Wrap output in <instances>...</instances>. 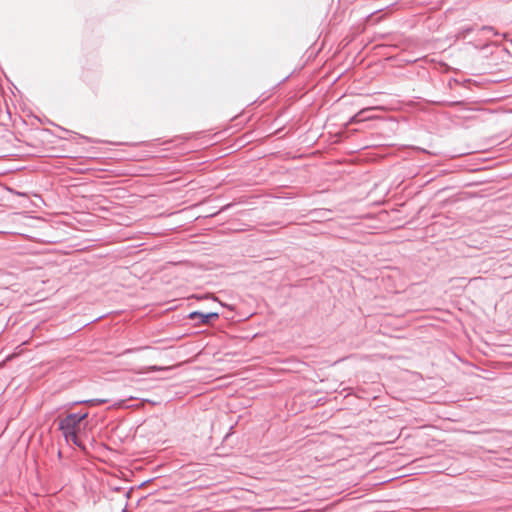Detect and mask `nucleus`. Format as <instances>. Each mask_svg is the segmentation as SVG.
I'll return each mask as SVG.
<instances>
[{"mask_svg": "<svg viewBox=\"0 0 512 512\" xmlns=\"http://www.w3.org/2000/svg\"><path fill=\"white\" fill-rule=\"evenodd\" d=\"M88 416L87 412L84 413H70L59 422L60 430L77 431L80 423Z\"/></svg>", "mask_w": 512, "mask_h": 512, "instance_id": "1", "label": "nucleus"}, {"mask_svg": "<svg viewBox=\"0 0 512 512\" xmlns=\"http://www.w3.org/2000/svg\"><path fill=\"white\" fill-rule=\"evenodd\" d=\"M188 318L196 321L197 324H208L219 318L217 312L202 313L199 311H193L188 315Z\"/></svg>", "mask_w": 512, "mask_h": 512, "instance_id": "2", "label": "nucleus"}, {"mask_svg": "<svg viewBox=\"0 0 512 512\" xmlns=\"http://www.w3.org/2000/svg\"><path fill=\"white\" fill-rule=\"evenodd\" d=\"M66 441H71L76 446H80V441L77 435V431H71V430H61Z\"/></svg>", "mask_w": 512, "mask_h": 512, "instance_id": "3", "label": "nucleus"}, {"mask_svg": "<svg viewBox=\"0 0 512 512\" xmlns=\"http://www.w3.org/2000/svg\"><path fill=\"white\" fill-rule=\"evenodd\" d=\"M108 401L106 399H88V400H79L75 401L73 404H86L89 406H98L107 403Z\"/></svg>", "mask_w": 512, "mask_h": 512, "instance_id": "4", "label": "nucleus"}, {"mask_svg": "<svg viewBox=\"0 0 512 512\" xmlns=\"http://www.w3.org/2000/svg\"><path fill=\"white\" fill-rule=\"evenodd\" d=\"M373 108H366V109H362L361 111H359L357 114H355L351 119H350V123H356V122H361V121H364V120H367L369 119V117H364L363 114L368 111V110H372Z\"/></svg>", "mask_w": 512, "mask_h": 512, "instance_id": "5", "label": "nucleus"}, {"mask_svg": "<svg viewBox=\"0 0 512 512\" xmlns=\"http://www.w3.org/2000/svg\"><path fill=\"white\" fill-rule=\"evenodd\" d=\"M473 31V27L472 26H466V27H463L457 34V37H462V38H465L466 35H468L469 33H471Z\"/></svg>", "mask_w": 512, "mask_h": 512, "instance_id": "6", "label": "nucleus"}, {"mask_svg": "<svg viewBox=\"0 0 512 512\" xmlns=\"http://www.w3.org/2000/svg\"><path fill=\"white\" fill-rule=\"evenodd\" d=\"M151 370L152 371H160V370H163V368L162 367H158V366H153V367H151Z\"/></svg>", "mask_w": 512, "mask_h": 512, "instance_id": "7", "label": "nucleus"}, {"mask_svg": "<svg viewBox=\"0 0 512 512\" xmlns=\"http://www.w3.org/2000/svg\"><path fill=\"white\" fill-rule=\"evenodd\" d=\"M486 29H487V30H492V28H491V27H483V30H486Z\"/></svg>", "mask_w": 512, "mask_h": 512, "instance_id": "8", "label": "nucleus"}]
</instances>
